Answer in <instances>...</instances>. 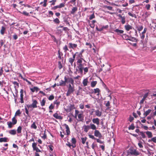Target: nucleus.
Returning <instances> with one entry per match:
<instances>
[{
  "label": "nucleus",
  "mask_w": 156,
  "mask_h": 156,
  "mask_svg": "<svg viewBox=\"0 0 156 156\" xmlns=\"http://www.w3.org/2000/svg\"><path fill=\"white\" fill-rule=\"evenodd\" d=\"M75 91L74 84L73 85L69 84L68 87V90L66 94L67 96H69L73 93Z\"/></svg>",
  "instance_id": "1"
},
{
  "label": "nucleus",
  "mask_w": 156,
  "mask_h": 156,
  "mask_svg": "<svg viewBox=\"0 0 156 156\" xmlns=\"http://www.w3.org/2000/svg\"><path fill=\"white\" fill-rule=\"evenodd\" d=\"M128 155L131 154L137 156L140 154L139 152L133 147H130L127 151Z\"/></svg>",
  "instance_id": "2"
},
{
  "label": "nucleus",
  "mask_w": 156,
  "mask_h": 156,
  "mask_svg": "<svg viewBox=\"0 0 156 156\" xmlns=\"http://www.w3.org/2000/svg\"><path fill=\"white\" fill-rule=\"evenodd\" d=\"M72 54L73 55V57L69 58L68 61L71 65L72 66L73 63L75 60L76 55L77 54H78V52H76L75 54H74L73 52H72Z\"/></svg>",
  "instance_id": "3"
},
{
  "label": "nucleus",
  "mask_w": 156,
  "mask_h": 156,
  "mask_svg": "<svg viewBox=\"0 0 156 156\" xmlns=\"http://www.w3.org/2000/svg\"><path fill=\"white\" fill-rule=\"evenodd\" d=\"M32 103L31 105H27V107L29 108H36L37 107V104H38V102L37 100L34 99L32 100Z\"/></svg>",
  "instance_id": "4"
},
{
  "label": "nucleus",
  "mask_w": 156,
  "mask_h": 156,
  "mask_svg": "<svg viewBox=\"0 0 156 156\" xmlns=\"http://www.w3.org/2000/svg\"><path fill=\"white\" fill-rule=\"evenodd\" d=\"M64 80H66V83H70V84L73 85L74 83V81L73 78L71 77L67 78L66 76L64 77Z\"/></svg>",
  "instance_id": "5"
},
{
  "label": "nucleus",
  "mask_w": 156,
  "mask_h": 156,
  "mask_svg": "<svg viewBox=\"0 0 156 156\" xmlns=\"http://www.w3.org/2000/svg\"><path fill=\"white\" fill-rule=\"evenodd\" d=\"M37 144L36 143H34L32 144V147L34 151H35V153L41 152V151L37 146Z\"/></svg>",
  "instance_id": "6"
},
{
  "label": "nucleus",
  "mask_w": 156,
  "mask_h": 156,
  "mask_svg": "<svg viewBox=\"0 0 156 156\" xmlns=\"http://www.w3.org/2000/svg\"><path fill=\"white\" fill-rule=\"evenodd\" d=\"M108 27V25H106L105 26H103L101 27H100L99 28L98 27H96V29L97 31H101L104 29H107Z\"/></svg>",
  "instance_id": "7"
},
{
  "label": "nucleus",
  "mask_w": 156,
  "mask_h": 156,
  "mask_svg": "<svg viewBox=\"0 0 156 156\" xmlns=\"http://www.w3.org/2000/svg\"><path fill=\"white\" fill-rule=\"evenodd\" d=\"M94 135L95 136L101 138L102 137V136L101 134L100 133L99 130H95L94 131Z\"/></svg>",
  "instance_id": "8"
},
{
  "label": "nucleus",
  "mask_w": 156,
  "mask_h": 156,
  "mask_svg": "<svg viewBox=\"0 0 156 156\" xmlns=\"http://www.w3.org/2000/svg\"><path fill=\"white\" fill-rule=\"evenodd\" d=\"M75 108V105L73 104H70L68 106V108L66 110L67 112H70L72 110Z\"/></svg>",
  "instance_id": "9"
},
{
  "label": "nucleus",
  "mask_w": 156,
  "mask_h": 156,
  "mask_svg": "<svg viewBox=\"0 0 156 156\" xmlns=\"http://www.w3.org/2000/svg\"><path fill=\"white\" fill-rule=\"evenodd\" d=\"M118 16L121 19V21L122 24H124L126 23V17L125 16H122L120 14L118 15Z\"/></svg>",
  "instance_id": "10"
},
{
  "label": "nucleus",
  "mask_w": 156,
  "mask_h": 156,
  "mask_svg": "<svg viewBox=\"0 0 156 156\" xmlns=\"http://www.w3.org/2000/svg\"><path fill=\"white\" fill-rule=\"evenodd\" d=\"M77 46L76 44H73L72 43L70 42L69 43V48H72L74 49Z\"/></svg>",
  "instance_id": "11"
},
{
  "label": "nucleus",
  "mask_w": 156,
  "mask_h": 156,
  "mask_svg": "<svg viewBox=\"0 0 156 156\" xmlns=\"http://www.w3.org/2000/svg\"><path fill=\"white\" fill-rule=\"evenodd\" d=\"M20 102L21 103H24V101H23V89H21L20 91Z\"/></svg>",
  "instance_id": "12"
},
{
  "label": "nucleus",
  "mask_w": 156,
  "mask_h": 156,
  "mask_svg": "<svg viewBox=\"0 0 156 156\" xmlns=\"http://www.w3.org/2000/svg\"><path fill=\"white\" fill-rule=\"evenodd\" d=\"M99 120H100L98 118H96L93 119L92 121L94 123L96 124L98 126L100 124Z\"/></svg>",
  "instance_id": "13"
},
{
  "label": "nucleus",
  "mask_w": 156,
  "mask_h": 156,
  "mask_svg": "<svg viewBox=\"0 0 156 156\" xmlns=\"http://www.w3.org/2000/svg\"><path fill=\"white\" fill-rule=\"evenodd\" d=\"M114 31L117 33L118 35H119L120 36L122 35L121 34H123L124 31L123 30H119L118 29H116L114 30Z\"/></svg>",
  "instance_id": "14"
},
{
  "label": "nucleus",
  "mask_w": 156,
  "mask_h": 156,
  "mask_svg": "<svg viewBox=\"0 0 156 156\" xmlns=\"http://www.w3.org/2000/svg\"><path fill=\"white\" fill-rule=\"evenodd\" d=\"M64 126H65L66 128V134L67 135H69L70 134V131L69 128L68 126L66 124H64Z\"/></svg>",
  "instance_id": "15"
},
{
  "label": "nucleus",
  "mask_w": 156,
  "mask_h": 156,
  "mask_svg": "<svg viewBox=\"0 0 156 156\" xmlns=\"http://www.w3.org/2000/svg\"><path fill=\"white\" fill-rule=\"evenodd\" d=\"M66 82L65 80L63 81L62 80L59 82V84H57V86H64L66 85Z\"/></svg>",
  "instance_id": "16"
},
{
  "label": "nucleus",
  "mask_w": 156,
  "mask_h": 156,
  "mask_svg": "<svg viewBox=\"0 0 156 156\" xmlns=\"http://www.w3.org/2000/svg\"><path fill=\"white\" fill-rule=\"evenodd\" d=\"M63 53L60 51V50L58 51V58H59V60H63V57H62V56L63 55Z\"/></svg>",
  "instance_id": "17"
},
{
  "label": "nucleus",
  "mask_w": 156,
  "mask_h": 156,
  "mask_svg": "<svg viewBox=\"0 0 156 156\" xmlns=\"http://www.w3.org/2000/svg\"><path fill=\"white\" fill-rule=\"evenodd\" d=\"M71 142L73 144L72 147L73 148H75L76 147V140L74 137H73L72 138Z\"/></svg>",
  "instance_id": "18"
},
{
  "label": "nucleus",
  "mask_w": 156,
  "mask_h": 156,
  "mask_svg": "<svg viewBox=\"0 0 156 156\" xmlns=\"http://www.w3.org/2000/svg\"><path fill=\"white\" fill-rule=\"evenodd\" d=\"M12 83L14 86V88L16 90H17V89L19 87V83L16 81H12Z\"/></svg>",
  "instance_id": "19"
},
{
  "label": "nucleus",
  "mask_w": 156,
  "mask_h": 156,
  "mask_svg": "<svg viewBox=\"0 0 156 156\" xmlns=\"http://www.w3.org/2000/svg\"><path fill=\"white\" fill-rule=\"evenodd\" d=\"M77 116L79 119L78 121H82L84 117L83 114L82 113H80Z\"/></svg>",
  "instance_id": "20"
},
{
  "label": "nucleus",
  "mask_w": 156,
  "mask_h": 156,
  "mask_svg": "<svg viewBox=\"0 0 156 156\" xmlns=\"http://www.w3.org/2000/svg\"><path fill=\"white\" fill-rule=\"evenodd\" d=\"M9 141V140L7 137H2L0 138V142H8Z\"/></svg>",
  "instance_id": "21"
},
{
  "label": "nucleus",
  "mask_w": 156,
  "mask_h": 156,
  "mask_svg": "<svg viewBox=\"0 0 156 156\" xmlns=\"http://www.w3.org/2000/svg\"><path fill=\"white\" fill-rule=\"evenodd\" d=\"M132 27L129 24L125 25L124 26V28L125 30L127 31H128L129 30L132 29Z\"/></svg>",
  "instance_id": "22"
},
{
  "label": "nucleus",
  "mask_w": 156,
  "mask_h": 156,
  "mask_svg": "<svg viewBox=\"0 0 156 156\" xmlns=\"http://www.w3.org/2000/svg\"><path fill=\"white\" fill-rule=\"evenodd\" d=\"M53 116L54 118L57 119H62V117L60 115H58L57 113H55L54 114Z\"/></svg>",
  "instance_id": "23"
},
{
  "label": "nucleus",
  "mask_w": 156,
  "mask_h": 156,
  "mask_svg": "<svg viewBox=\"0 0 156 156\" xmlns=\"http://www.w3.org/2000/svg\"><path fill=\"white\" fill-rule=\"evenodd\" d=\"M122 38L126 40H128L130 37L127 35L126 34H123L122 35H121Z\"/></svg>",
  "instance_id": "24"
},
{
  "label": "nucleus",
  "mask_w": 156,
  "mask_h": 156,
  "mask_svg": "<svg viewBox=\"0 0 156 156\" xmlns=\"http://www.w3.org/2000/svg\"><path fill=\"white\" fill-rule=\"evenodd\" d=\"M77 10V8L76 7H73L70 12V13L72 14H74L76 12Z\"/></svg>",
  "instance_id": "25"
},
{
  "label": "nucleus",
  "mask_w": 156,
  "mask_h": 156,
  "mask_svg": "<svg viewBox=\"0 0 156 156\" xmlns=\"http://www.w3.org/2000/svg\"><path fill=\"white\" fill-rule=\"evenodd\" d=\"M95 114L96 116L98 117H100L101 116L102 114V112H100L98 110H96L95 111Z\"/></svg>",
  "instance_id": "26"
},
{
  "label": "nucleus",
  "mask_w": 156,
  "mask_h": 156,
  "mask_svg": "<svg viewBox=\"0 0 156 156\" xmlns=\"http://www.w3.org/2000/svg\"><path fill=\"white\" fill-rule=\"evenodd\" d=\"M83 128L84 131L86 133H87L88 131L90 129V126L88 125L84 126H83Z\"/></svg>",
  "instance_id": "27"
},
{
  "label": "nucleus",
  "mask_w": 156,
  "mask_h": 156,
  "mask_svg": "<svg viewBox=\"0 0 156 156\" xmlns=\"http://www.w3.org/2000/svg\"><path fill=\"white\" fill-rule=\"evenodd\" d=\"M5 30L6 28L2 26L0 30L1 34L2 35H3L5 34Z\"/></svg>",
  "instance_id": "28"
},
{
  "label": "nucleus",
  "mask_w": 156,
  "mask_h": 156,
  "mask_svg": "<svg viewBox=\"0 0 156 156\" xmlns=\"http://www.w3.org/2000/svg\"><path fill=\"white\" fill-rule=\"evenodd\" d=\"M150 14V13L149 12H146L142 16L145 19L147 18Z\"/></svg>",
  "instance_id": "29"
},
{
  "label": "nucleus",
  "mask_w": 156,
  "mask_h": 156,
  "mask_svg": "<svg viewBox=\"0 0 156 156\" xmlns=\"http://www.w3.org/2000/svg\"><path fill=\"white\" fill-rule=\"evenodd\" d=\"M88 83V79H84L83 81V84L84 86H87Z\"/></svg>",
  "instance_id": "30"
},
{
  "label": "nucleus",
  "mask_w": 156,
  "mask_h": 156,
  "mask_svg": "<svg viewBox=\"0 0 156 156\" xmlns=\"http://www.w3.org/2000/svg\"><path fill=\"white\" fill-rule=\"evenodd\" d=\"M151 109H148L147 110L144 112V115L145 116V117L147 116L151 113Z\"/></svg>",
  "instance_id": "31"
},
{
  "label": "nucleus",
  "mask_w": 156,
  "mask_h": 156,
  "mask_svg": "<svg viewBox=\"0 0 156 156\" xmlns=\"http://www.w3.org/2000/svg\"><path fill=\"white\" fill-rule=\"evenodd\" d=\"M89 126L90 129H91L93 130H96V127L94 124H92V123H91L90 124V126Z\"/></svg>",
  "instance_id": "32"
},
{
  "label": "nucleus",
  "mask_w": 156,
  "mask_h": 156,
  "mask_svg": "<svg viewBox=\"0 0 156 156\" xmlns=\"http://www.w3.org/2000/svg\"><path fill=\"white\" fill-rule=\"evenodd\" d=\"M39 90V88L37 87H34L33 88H30L31 90L33 92H34L35 91L37 92Z\"/></svg>",
  "instance_id": "33"
},
{
  "label": "nucleus",
  "mask_w": 156,
  "mask_h": 156,
  "mask_svg": "<svg viewBox=\"0 0 156 156\" xmlns=\"http://www.w3.org/2000/svg\"><path fill=\"white\" fill-rule=\"evenodd\" d=\"M146 134L147 135L148 138H150L152 137L153 135L152 133L150 131H147L146 132Z\"/></svg>",
  "instance_id": "34"
},
{
  "label": "nucleus",
  "mask_w": 156,
  "mask_h": 156,
  "mask_svg": "<svg viewBox=\"0 0 156 156\" xmlns=\"http://www.w3.org/2000/svg\"><path fill=\"white\" fill-rule=\"evenodd\" d=\"M128 14L129 16L132 17H134L135 18H137V16L135 14L132 13L130 12H129Z\"/></svg>",
  "instance_id": "35"
},
{
  "label": "nucleus",
  "mask_w": 156,
  "mask_h": 156,
  "mask_svg": "<svg viewBox=\"0 0 156 156\" xmlns=\"http://www.w3.org/2000/svg\"><path fill=\"white\" fill-rule=\"evenodd\" d=\"M78 68L79 72L81 74H82L83 73V66H78Z\"/></svg>",
  "instance_id": "36"
},
{
  "label": "nucleus",
  "mask_w": 156,
  "mask_h": 156,
  "mask_svg": "<svg viewBox=\"0 0 156 156\" xmlns=\"http://www.w3.org/2000/svg\"><path fill=\"white\" fill-rule=\"evenodd\" d=\"M128 40L132 41V42H137V39L136 38L133 37H130V38H129V39Z\"/></svg>",
  "instance_id": "37"
},
{
  "label": "nucleus",
  "mask_w": 156,
  "mask_h": 156,
  "mask_svg": "<svg viewBox=\"0 0 156 156\" xmlns=\"http://www.w3.org/2000/svg\"><path fill=\"white\" fill-rule=\"evenodd\" d=\"M9 133L12 135H15L16 134V131L15 129H12L9 131Z\"/></svg>",
  "instance_id": "38"
},
{
  "label": "nucleus",
  "mask_w": 156,
  "mask_h": 156,
  "mask_svg": "<svg viewBox=\"0 0 156 156\" xmlns=\"http://www.w3.org/2000/svg\"><path fill=\"white\" fill-rule=\"evenodd\" d=\"M97 82L96 81H92V82H91V83H90V85H91V87H95V86L97 84Z\"/></svg>",
  "instance_id": "39"
},
{
  "label": "nucleus",
  "mask_w": 156,
  "mask_h": 156,
  "mask_svg": "<svg viewBox=\"0 0 156 156\" xmlns=\"http://www.w3.org/2000/svg\"><path fill=\"white\" fill-rule=\"evenodd\" d=\"M94 93L95 94H96L98 93L97 95H99V93L100 92V90L98 88H96V89H94Z\"/></svg>",
  "instance_id": "40"
},
{
  "label": "nucleus",
  "mask_w": 156,
  "mask_h": 156,
  "mask_svg": "<svg viewBox=\"0 0 156 156\" xmlns=\"http://www.w3.org/2000/svg\"><path fill=\"white\" fill-rule=\"evenodd\" d=\"M7 124L8 125V127L9 128H12L13 126V123L12 122H11L9 121L7 122Z\"/></svg>",
  "instance_id": "41"
},
{
  "label": "nucleus",
  "mask_w": 156,
  "mask_h": 156,
  "mask_svg": "<svg viewBox=\"0 0 156 156\" xmlns=\"http://www.w3.org/2000/svg\"><path fill=\"white\" fill-rule=\"evenodd\" d=\"M31 128H33L34 129H36L37 128V126L36 125L35 122H34L33 124L31 125Z\"/></svg>",
  "instance_id": "42"
},
{
  "label": "nucleus",
  "mask_w": 156,
  "mask_h": 156,
  "mask_svg": "<svg viewBox=\"0 0 156 156\" xmlns=\"http://www.w3.org/2000/svg\"><path fill=\"white\" fill-rule=\"evenodd\" d=\"M103 8L105 9H108L112 10L113 7L112 6H109L108 5H104Z\"/></svg>",
  "instance_id": "43"
},
{
  "label": "nucleus",
  "mask_w": 156,
  "mask_h": 156,
  "mask_svg": "<svg viewBox=\"0 0 156 156\" xmlns=\"http://www.w3.org/2000/svg\"><path fill=\"white\" fill-rule=\"evenodd\" d=\"M87 139V138L86 137H82L81 138L82 142L83 144H85Z\"/></svg>",
  "instance_id": "44"
},
{
  "label": "nucleus",
  "mask_w": 156,
  "mask_h": 156,
  "mask_svg": "<svg viewBox=\"0 0 156 156\" xmlns=\"http://www.w3.org/2000/svg\"><path fill=\"white\" fill-rule=\"evenodd\" d=\"M12 123L14 125L16 124L17 122V120L16 119L15 117H14L12 119Z\"/></svg>",
  "instance_id": "45"
},
{
  "label": "nucleus",
  "mask_w": 156,
  "mask_h": 156,
  "mask_svg": "<svg viewBox=\"0 0 156 156\" xmlns=\"http://www.w3.org/2000/svg\"><path fill=\"white\" fill-rule=\"evenodd\" d=\"M82 61L80 60V59L79 58H78V59H77V63L78 64V63H79V65H78V66H83V64H82Z\"/></svg>",
  "instance_id": "46"
},
{
  "label": "nucleus",
  "mask_w": 156,
  "mask_h": 156,
  "mask_svg": "<svg viewBox=\"0 0 156 156\" xmlns=\"http://www.w3.org/2000/svg\"><path fill=\"white\" fill-rule=\"evenodd\" d=\"M22 127L21 126H19L17 129V131L18 133H21Z\"/></svg>",
  "instance_id": "47"
},
{
  "label": "nucleus",
  "mask_w": 156,
  "mask_h": 156,
  "mask_svg": "<svg viewBox=\"0 0 156 156\" xmlns=\"http://www.w3.org/2000/svg\"><path fill=\"white\" fill-rule=\"evenodd\" d=\"M48 147L49 148L50 151V152L51 153V151H52L53 150V148H54L53 146H52L51 144H50V145H48Z\"/></svg>",
  "instance_id": "48"
},
{
  "label": "nucleus",
  "mask_w": 156,
  "mask_h": 156,
  "mask_svg": "<svg viewBox=\"0 0 156 156\" xmlns=\"http://www.w3.org/2000/svg\"><path fill=\"white\" fill-rule=\"evenodd\" d=\"M128 129H129L133 130L135 129V126L133 124H131L130 126L129 127Z\"/></svg>",
  "instance_id": "49"
},
{
  "label": "nucleus",
  "mask_w": 156,
  "mask_h": 156,
  "mask_svg": "<svg viewBox=\"0 0 156 156\" xmlns=\"http://www.w3.org/2000/svg\"><path fill=\"white\" fill-rule=\"evenodd\" d=\"M105 106L108 109L110 108V102L109 101H108L107 103L105 104Z\"/></svg>",
  "instance_id": "50"
},
{
  "label": "nucleus",
  "mask_w": 156,
  "mask_h": 156,
  "mask_svg": "<svg viewBox=\"0 0 156 156\" xmlns=\"http://www.w3.org/2000/svg\"><path fill=\"white\" fill-rule=\"evenodd\" d=\"M46 102V101L45 99H43L41 102V105L42 106H44L45 105Z\"/></svg>",
  "instance_id": "51"
},
{
  "label": "nucleus",
  "mask_w": 156,
  "mask_h": 156,
  "mask_svg": "<svg viewBox=\"0 0 156 156\" xmlns=\"http://www.w3.org/2000/svg\"><path fill=\"white\" fill-rule=\"evenodd\" d=\"M89 68V67H86L85 68H83V69L84 70V74H86V73H87L88 71V69Z\"/></svg>",
  "instance_id": "52"
},
{
  "label": "nucleus",
  "mask_w": 156,
  "mask_h": 156,
  "mask_svg": "<svg viewBox=\"0 0 156 156\" xmlns=\"http://www.w3.org/2000/svg\"><path fill=\"white\" fill-rule=\"evenodd\" d=\"M41 138L44 140L47 139V134L46 133V130H44V135L41 136Z\"/></svg>",
  "instance_id": "53"
},
{
  "label": "nucleus",
  "mask_w": 156,
  "mask_h": 156,
  "mask_svg": "<svg viewBox=\"0 0 156 156\" xmlns=\"http://www.w3.org/2000/svg\"><path fill=\"white\" fill-rule=\"evenodd\" d=\"M63 49L64 50V52H66L67 51H69V49L67 45H65L63 48Z\"/></svg>",
  "instance_id": "54"
},
{
  "label": "nucleus",
  "mask_w": 156,
  "mask_h": 156,
  "mask_svg": "<svg viewBox=\"0 0 156 156\" xmlns=\"http://www.w3.org/2000/svg\"><path fill=\"white\" fill-rule=\"evenodd\" d=\"M58 67L59 69H61L62 68V66L60 61L58 62Z\"/></svg>",
  "instance_id": "55"
},
{
  "label": "nucleus",
  "mask_w": 156,
  "mask_h": 156,
  "mask_svg": "<svg viewBox=\"0 0 156 156\" xmlns=\"http://www.w3.org/2000/svg\"><path fill=\"white\" fill-rule=\"evenodd\" d=\"M21 113L20 112V109H19L17 110L15 114V116H17V115H19Z\"/></svg>",
  "instance_id": "56"
},
{
  "label": "nucleus",
  "mask_w": 156,
  "mask_h": 156,
  "mask_svg": "<svg viewBox=\"0 0 156 156\" xmlns=\"http://www.w3.org/2000/svg\"><path fill=\"white\" fill-rule=\"evenodd\" d=\"M53 21L56 23L58 24L60 23V21L58 18H56L53 20Z\"/></svg>",
  "instance_id": "57"
},
{
  "label": "nucleus",
  "mask_w": 156,
  "mask_h": 156,
  "mask_svg": "<svg viewBox=\"0 0 156 156\" xmlns=\"http://www.w3.org/2000/svg\"><path fill=\"white\" fill-rule=\"evenodd\" d=\"M59 8H61L64 7L65 6V3H61L59 5H58Z\"/></svg>",
  "instance_id": "58"
},
{
  "label": "nucleus",
  "mask_w": 156,
  "mask_h": 156,
  "mask_svg": "<svg viewBox=\"0 0 156 156\" xmlns=\"http://www.w3.org/2000/svg\"><path fill=\"white\" fill-rule=\"evenodd\" d=\"M140 133L142 136V138H144L146 137L145 135L144 132H140Z\"/></svg>",
  "instance_id": "59"
},
{
  "label": "nucleus",
  "mask_w": 156,
  "mask_h": 156,
  "mask_svg": "<svg viewBox=\"0 0 156 156\" xmlns=\"http://www.w3.org/2000/svg\"><path fill=\"white\" fill-rule=\"evenodd\" d=\"M95 15H94V14L93 13L92 14L90 15V16L89 19L90 20H91L92 19L95 18Z\"/></svg>",
  "instance_id": "60"
},
{
  "label": "nucleus",
  "mask_w": 156,
  "mask_h": 156,
  "mask_svg": "<svg viewBox=\"0 0 156 156\" xmlns=\"http://www.w3.org/2000/svg\"><path fill=\"white\" fill-rule=\"evenodd\" d=\"M79 112V111L77 110H76L75 111V118H76L77 116V115H78Z\"/></svg>",
  "instance_id": "61"
},
{
  "label": "nucleus",
  "mask_w": 156,
  "mask_h": 156,
  "mask_svg": "<svg viewBox=\"0 0 156 156\" xmlns=\"http://www.w3.org/2000/svg\"><path fill=\"white\" fill-rule=\"evenodd\" d=\"M143 28V27L142 26L139 27H137V30L138 31H140L142 30Z\"/></svg>",
  "instance_id": "62"
},
{
  "label": "nucleus",
  "mask_w": 156,
  "mask_h": 156,
  "mask_svg": "<svg viewBox=\"0 0 156 156\" xmlns=\"http://www.w3.org/2000/svg\"><path fill=\"white\" fill-rule=\"evenodd\" d=\"M55 106L51 104L49 106V109L51 110L54 108Z\"/></svg>",
  "instance_id": "63"
},
{
  "label": "nucleus",
  "mask_w": 156,
  "mask_h": 156,
  "mask_svg": "<svg viewBox=\"0 0 156 156\" xmlns=\"http://www.w3.org/2000/svg\"><path fill=\"white\" fill-rule=\"evenodd\" d=\"M54 98V97L53 95H51L48 98L49 100L51 101L53 100Z\"/></svg>",
  "instance_id": "64"
}]
</instances>
